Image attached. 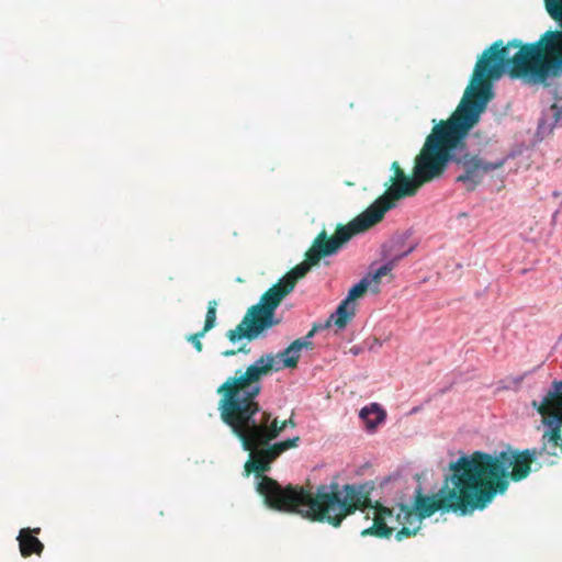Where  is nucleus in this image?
Wrapping results in <instances>:
<instances>
[{
  "mask_svg": "<svg viewBox=\"0 0 562 562\" xmlns=\"http://www.w3.org/2000/svg\"><path fill=\"white\" fill-rule=\"evenodd\" d=\"M367 278L369 279L370 283L373 282L375 284H379L382 279V277L376 271Z\"/></svg>",
  "mask_w": 562,
  "mask_h": 562,
  "instance_id": "aec40b11",
  "label": "nucleus"
},
{
  "mask_svg": "<svg viewBox=\"0 0 562 562\" xmlns=\"http://www.w3.org/2000/svg\"><path fill=\"white\" fill-rule=\"evenodd\" d=\"M391 169L393 176L386 191L348 223L357 234H361L381 222L385 213L395 206L396 201L415 195L423 187L414 170L412 177L407 176L397 161L392 162Z\"/></svg>",
  "mask_w": 562,
  "mask_h": 562,
  "instance_id": "6e6552de",
  "label": "nucleus"
},
{
  "mask_svg": "<svg viewBox=\"0 0 562 562\" xmlns=\"http://www.w3.org/2000/svg\"><path fill=\"white\" fill-rule=\"evenodd\" d=\"M551 112L553 117V124L554 125H561L562 124V108L558 106V104L551 105Z\"/></svg>",
  "mask_w": 562,
  "mask_h": 562,
  "instance_id": "a211bd4d",
  "label": "nucleus"
},
{
  "mask_svg": "<svg viewBox=\"0 0 562 562\" xmlns=\"http://www.w3.org/2000/svg\"><path fill=\"white\" fill-rule=\"evenodd\" d=\"M414 246L409 247L406 251L400 254V255H396L395 257H393L389 262H386L385 265L381 266L376 272L383 278L387 274L391 273V271L393 270V268L397 265V262L403 259L404 257H406L407 255H409L413 250H414Z\"/></svg>",
  "mask_w": 562,
  "mask_h": 562,
  "instance_id": "2eb2a0df",
  "label": "nucleus"
},
{
  "mask_svg": "<svg viewBox=\"0 0 562 562\" xmlns=\"http://www.w3.org/2000/svg\"><path fill=\"white\" fill-rule=\"evenodd\" d=\"M238 351H243L244 352L245 349L244 348H239L237 351L236 350H227V351L223 352V356L224 357H231V356L236 355Z\"/></svg>",
  "mask_w": 562,
  "mask_h": 562,
  "instance_id": "412c9836",
  "label": "nucleus"
},
{
  "mask_svg": "<svg viewBox=\"0 0 562 562\" xmlns=\"http://www.w3.org/2000/svg\"><path fill=\"white\" fill-rule=\"evenodd\" d=\"M370 285L369 279L363 278L357 284H355L348 292V295L345 300H348V303H355L357 299L362 297Z\"/></svg>",
  "mask_w": 562,
  "mask_h": 562,
  "instance_id": "4468645a",
  "label": "nucleus"
},
{
  "mask_svg": "<svg viewBox=\"0 0 562 562\" xmlns=\"http://www.w3.org/2000/svg\"><path fill=\"white\" fill-rule=\"evenodd\" d=\"M265 495L270 505L279 512L295 513L312 521L327 522L333 527H339L344 519L353 515L357 510L364 512L368 508L374 510L373 524L361 531L362 537L390 538L397 526L404 524L396 521L395 508L383 506L380 502L371 501L374 490L373 482L330 485H318L313 493L307 487H289L284 491L266 479L262 485Z\"/></svg>",
  "mask_w": 562,
  "mask_h": 562,
  "instance_id": "7ed1b4c3",
  "label": "nucleus"
},
{
  "mask_svg": "<svg viewBox=\"0 0 562 562\" xmlns=\"http://www.w3.org/2000/svg\"><path fill=\"white\" fill-rule=\"evenodd\" d=\"M207 331H204V328L202 330L191 334L188 337V340L193 345L196 351H202L203 345L201 342V338L206 334Z\"/></svg>",
  "mask_w": 562,
  "mask_h": 562,
  "instance_id": "f3484780",
  "label": "nucleus"
},
{
  "mask_svg": "<svg viewBox=\"0 0 562 562\" xmlns=\"http://www.w3.org/2000/svg\"><path fill=\"white\" fill-rule=\"evenodd\" d=\"M319 329L316 324L303 338L294 340L288 348H285L279 357L282 359L284 368H296L302 349H313L312 338Z\"/></svg>",
  "mask_w": 562,
  "mask_h": 562,
  "instance_id": "9d476101",
  "label": "nucleus"
},
{
  "mask_svg": "<svg viewBox=\"0 0 562 562\" xmlns=\"http://www.w3.org/2000/svg\"><path fill=\"white\" fill-rule=\"evenodd\" d=\"M459 147L458 167L463 172L457 177L468 191H473L482 182L485 175L501 169L507 162V155L495 142L480 148L477 154L468 150L467 138H462Z\"/></svg>",
  "mask_w": 562,
  "mask_h": 562,
  "instance_id": "1a4fd4ad",
  "label": "nucleus"
},
{
  "mask_svg": "<svg viewBox=\"0 0 562 562\" xmlns=\"http://www.w3.org/2000/svg\"><path fill=\"white\" fill-rule=\"evenodd\" d=\"M367 278L369 279L370 283L373 282L375 284H379L382 279V277L376 271Z\"/></svg>",
  "mask_w": 562,
  "mask_h": 562,
  "instance_id": "6ab92c4d",
  "label": "nucleus"
},
{
  "mask_svg": "<svg viewBox=\"0 0 562 562\" xmlns=\"http://www.w3.org/2000/svg\"><path fill=\"white\" fill-rule=\"evenodd\" d=\"M356 303H348V300H342L326 324L324 326L318 325L319 329L329 327L331 322H334L338 328H345L356 315Z\"/></svg>",
  "mask_w": 562,
  "mask_h": 562,
  "instance_id": "f8f14e48",
  "label": "nucleus"
},
{
  "mask_svg": "<svg viewBox=\"0 0 562 562\" xmlns=\"http://www.w3.org/2000/svg\"><path fill=\"white\" fill-rule=\"evenodd\" d=\"M360 417L366 420L368 427L372 428L385 418V413L376 404H372L360 411Z\"/></svg>",
  "mask_w": 562,
  "mask_h": 562,
  "instance_id": "ddd939ff",
  "label": "nucleus"
},
{
  "mask_svg": "<svg viewBox=\"0 0 562 562\" xmlns=\"http://www.w3.org/2000/svg\"><path fill=\"white\" fill-rule=\"evenodd\" d=\"M356 235L358 234L348 223L338 224L331 237L323 229L305 252V260L268 289L259 302L247 310L237 327L227 331L229 341L235 342L241 338L255 340L265 330L278 325L280 321L274 317V312L283 299L294 290L297 281L304 278L312 267L318 265L322 258L336 254Z\"/></svg>",
  "mask_w": 562,
  "mask_h": 562,
  "instance_id": "20e7f679",
  "label": "nucleus"
},
{
  "mask_svg": "<svg viewBox=\"0 0 562 562\" xmlns=\"http://www.w3.org/2000/svg\"><path fill=\"white\" fill-rule=\"evenodd\" d=\"M40 528H22L18 536L19 548L21 555L27 558L32 554L41 555L44 550V544L34 536L40 533Z\"/></svg>",
  "mask_w": 562,
  "mask_h": 562,
  "instance_id": "9b49d317",
  "label": "nucleus"
},
{
  "mask_svg": "<svg viewBox=\"0 0 562 562\" xmlns=\"http://www.w3.org/2000/svg\"><path fill=\"white\" fill-rule=\"evenodd\" d=\"M537 453L536 448H532L494 454L474 451L470 456H462L484 508L497 494L507 491L509 481L519 482L529 475L532 463L539 462Z\"/></svg>",
  "mask_w": 562,
  "mask_h": 562,
  "instance_id": "423d86ee",
  "label": "nucleus"
},
{
  "mask_svg": "<svg viewBox=\"0 0 562 562\" xmlns=\"http://www.w3.org/2000/svg\"><path fill=\"white\" fill-rule=\"evenodd\" d=\"M450 470L452 474L446 479L445 484L437 493L426 495L418 486L411 506L397 505L396 521L404 524V527L395 533L397 541L416 536L422 521L439 510L467 515L477 509H484L462 456L456 462L450 463Z\"/></svg>",
  "mask_w": 562,
  "mask_h": 562,
  "instance_id": "39448f33",
  "label": "nucleus"
},
{
  "mask_svg": "<svg viewBox=\"0 0 562 562\" xmlns=\"http://www.w3.org/2000/svg\"><path fill=\"white\" fill-rule=\"evenodd\" d=\"M543 3L560 29L546 31L535 43L522 44L515 38L505 45L498 40L482 53L457 109L448 120L434 126L415 157L413 170L423 186L440 178L448 162L458 166V145L479 123L493 98L491 79H498L507 71L513 79L538 85L562 70V0H543Z\"/></svg>",
  "mask_w": 562,
  "mask_h": 562,
  "instance_id": "f257e3e1",
  "label": "nucleus"
},
{
  "mask_svg": "<svg viewBox=\"0 0 562 562\" xmlns=\"http://www.w3.org/2000/svg\"><path fill=\"white\" fill-rule=\"evenodd\" d=\"M216 310H217V302L215 300H212L207 303V311L205 315V322H204V331H210L216 323Z\"/></svg>",
  "mask_w": 562,
  "mask_h": 562,
  "instance_id": "dca6fc26",
  "label": "nucleus"
},
{
  "mask_svg": "<svg viewBox=\"0 0 562 562\" xmlns=\"http://www.w3.org/2000/svg\"><path fill=\"white\" fill-rule=\"evenodd\" d=\"M531 405L549 428L542 436V447L536 448L538 465H553L562 456V381L554 380L542 400Z\"/></svg>",
  "mask_w": 562,
  "mask_h": 562,
  "instance_id": "0eeeda50",
  "label": "nucleus"
},
{
  "mask_svg": "<svg viewBox=\"0 0 562 562\" xmlns=\"http://www.w3.org/2000/svg\"><path fill=\"white\" fill-rule=\"evenodd\" d=\"M274 362L272 355L261 356L246 371L237 370L234 376L227 378L216 392L221 395L218 412L222 422L240 440L244 450L249 451V459L244 465L246 476L254 473L259 479L257 492L269 508L278 510L263 493L266 479L273 481L282 491L302 486L288 484L283 487L265 475L281 453L297 447L300 441V437H294L270 445L288 426L295 427V423L292 417L283 422L272 418V414L262 411L256 401L261 391L260 381L273 370Z\"/></svg>",
  "mask_w": 562,
  "mask_h": 562,
  "instance_id": "f03ea898",
  "label": "nucleus"
}]
</instances>
